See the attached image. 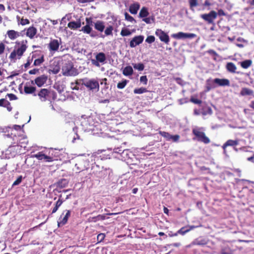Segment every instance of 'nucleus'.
<instances>
[{
    "mask_svg": "<svg viewBox=\"0 0 254 254\" xmlns=\"http://www.w3.org/2000/svg\"><path fill=\"white\" fill-rule=\"evenodd\" d=\"M15 43L14 49L9 56V58L11 60L21 59L28 48L27 40H22L21 41H17Z\"/></svg>",
    "mask_w": 254,
    "mask_h": 254,
    "instance_id": "nucleus-1",
    "label": "nucleus"
},
{
    "mask_svg": "<svg viewBox=\"0 0 254 254\" xmlns=\"http://www.w3.org/2000/svg\"><path fill=\"white\" fill-rule=\"evenodd\" d=\"M62 70L64 76H75L78 74L77 70L73 67L72 62L70 60L63 61Z\"/></svg>",
    "mask_w": 254,
    "mask_h": 254,
    "instance_id": "nucleus-2",
    "label": "nucleus"
},
{
    "mask_svg": "<svg viewBox=\"0 0 254 254\" xmlns=\"http://www.w3.org/2000/svg\"><path fill=\"white\" fill-rule=\"evenodd\" d=\"M119 112H110L105 117L104 114L99 115V120L101 122H106L108 121H115V124H120L123 123L125 120L123 119L120 115H116Z\"/></svg>",
    "mask_w": 254,
    "mask_h": 254,
    "instance_id": "nucleus-3",
    "label": "nucleus"
},
{
    "mask_svg": "<svg viewBox=\"0 0 254 254\" xmlns=\"http://www.w3.org/2000/svg\"><path fill=\"white\" fill-rule=\"evenodd\" d=\"M192 132L198 141L202 142L205 144L210 142L209 138L205 135V133L200 128H193Z\"/></svg>",
    "mask_w": 254,
    "mask_h": 254,
    "instance_id": "nucleus-4",
    "label": "nucleus"
},
{
    "mask_svg": "<svg viewBox=\"0 0 254 254\" xmlns=\"http://www.w3.org/2000/svg\"><path fill=\"white\" fill-rule=\"evenodd\" d=\"M217 16V13L214 10L211 11L208 14H203L200 15L201 18L208 24H213Z\"/></svg>",
    "mask_w": 254,
    "mask_h": 254,
    "instance_id": "nucleus-5",
    "label": "nucleus"
},
{
    "mask_svg": "<svg viewBox=\"0 0 254 254\" xmlns=\"http://www.w3.org/2000/svg\"><path fill=\"white\" fill-rule=\"evenodd\" d=\"M155 35L159 37L160 41L168 45L170 42V38L169 35L164 31L160 29H156Z\"/></svg>",
    "mask_w": 254,
    "mask_h": 254,
    "instance_id": "nucleus-6",
    "label": "nucleus"
},
{
    "mask_svg": "<svg viewBox=\"0 0 254 254\" xmlns=\"http://www.w3.org/2000/svg\"><path fill=\"white\" fill-rule=\"evenodd\" d=\"M32 157L36 158L39 160H43L46 162H51L55 160L53 157L44 154L42 151L39 152L37 154H33Z\"/></svg>",
    "mask_w": 254,
    "mask_h": 254,
    "instance_id": "nucleus-7",
    "label": "nucleus"
},
{
    "mask_svg": "<svg viewBox=\"0 0 254 254\" xmlns=\"http://www.w3.org/2000/svg\"><path fill=\"white\" fill-rule=\"evenodd\" d=\"M159 134L164 137L166 140L170 141L172 140L174 142H178L180 138L178 134L171 135L169 133L163 131H159Z\"/></svg>",
    "mask_w": 254,
    "mask_h": 254,
    "instance_id": "nucleus-8",
    "label": "nucleus"
},
{
    "mask_svg": "<svg viewBox=\"0 0 254 254\" xmlns=\"http://www.w3.org/2000/svg\"><path fill=\"white\" fill-rule=\"evenodd\" d=\"M82 84L90 90H93L94 89H97V91H98L99 89L98 81L94 79L87 80L83 82Z\"/></svg>",
    "mask_w": 254,
    "mask_h": 254,
    "instance_id": "nucleus-9",
    "label": "nucleus"
},
{
    "mask_svg": "<svg viewBox=\"0 0 254 254\" xmlns=\"http://www.w3.org/2000/svg\"><path fill=\"white\" fill-rule=\"evenodd\" d=\"M47 79L48 76L45 74H43L41 75V76L36 77L34 81L32 80L31 83L32 84L35 83L38 87H40L46 83Z\"/></svg>",
    "mask_w": 254,
    "mask_h": 254,
    "instance_id": "nucleus-10",
    "label": "nucleus"
},
{
    "mask_svg": "<svg viewBox=\"0 0 254 254\" xmlns=\"http://www.w3.org/2000/svg\"><path fill=\"white\" fill-rule=\"evenodd\" d=\"M96 60H92V63L96 66H99V63H104L106 61V56L104 53L100 52L96 55Z\"/></svg>",
    "mask_w": 254,
    "mask_h": 254,
    "instance_id": "nucleus-11",
    "label": "nucleus"
},
{
    "mask_svg": "<svg viewBox=\"0 0 254 254\" xmlns=\"http://www.w3.org/2000/svg\"><path fill=\"white\" fill-rule=\"evenodd\" d=\"M197 226L194 225H187L184 227H182L180 229H179L176 233H174V236H177L178 234H180L181 235H184L186 233L189 232L191 230L197 228Z\"/></svg>",
    "mask_w": 254,
    "mask_h": 254,
    "instance_id": "nucleus-12",
    "label": "nucleus"
},
{
    "mask_svg": "<svg viewBox=\"0 0 254 254\" xmlns=\"http://www.w3.org/2000/svg\"><path fill=\"white\" fill-rule=\"evenodd\" d=\"M144 39V37L142 35L136 36L132 38L129 42V46L131 48H134L136 46L142 43Z\"/></svg>",
    "mask_w": 254,
    "mask_h": 254,
    "instance_id": "nucleus-13",
    "label": "nucleus"
},
{
    "mask_svg": "<svg viewBox=\"0 0 254 254\" xmlns=\"http://www.w3.org/2000/svg\"><path fill=\"white\" fill-rule=\"evenodd\" d=\"M65 211L66 213L64 217L62 218L61 215L59 220L58 221V225L59 227L64 225L67 222L68 219L70 216L71 212L70 210H67Z\"/></svg>",
    "mask_w": 254,
    "mask_h": 254,
    "instance_id": "nucleus-14",
    "label": "nucleus"
},
{
    "mask_svg": "<svg viewBox=\"0 0 254 254\" xmlns=\"http://www.w3.org/2000/svg\"><path fill=\"white\" fill-rule=\"evenodd\" d=\"M60 43L57 39H53L50 42L48 48L50 51H57L59 48Z\"/></svg>",
    "mask_w": 254,
    "mask_h": 254,
    "instance_id": "nucleus-15",
    "label": "nucleus"
},
{
    "mask_svg": "<svg viewBox=\"0 0 254 254\" xmlns=\"http://www.w3.org/2000/svg\"><path fill=\"white\" fill-rule=\"evenodd\" d=\"M6 35L9 39L14 40L20 36V33L14 30H9Z\"/></svg>",
    "mask_w": 254,
    "mask_h": 254,
    "instance_id": "nucleus-16",
    "label": "nucleus"
},
{
    "mask_svg": "<svg viewBox=\"0 0 254 254\" xmlns=\"http://www.w3.org/2000/svg\"><path fill=\"white\" fill-rule=\"evenodd\" d=\"M36 90V87L25 85L24 87V91L27 94H32L33 96H36L37 94L35 93Z\"/></svg>",
    "mask_w": 254,
    "mask_h": 254,
    "instance_id": "nucleus-17",
    "label": "nucleus"
},
{
    "mask_svg": "<svg viewBox=\"0 0 254 254\" xmlns=\"http://www.w3.org/2000/svg\"><path fill=\"white\" fill-rule=\"evenodd\" d=\"M37 53H40V51H35L32 53L31 57H28L27 59V62L24 64V67L25 68H27L31 64L33 60L35 58H36L37 56L39 55H37Z\"/></svg>",
    "mask_w": 254,
    "mask_h": 254,
    "instance_id": "nucleus-18",
    "label": "nucleus"
},
{
    "mask_svg": "<svg viewBox=\"0 0 254 254\" xmlns=\"http://www.w3.org/2000/svg\"><path fill=\"white\" fill-rule=\"evenodd\" d=\"M217 87V85H215L213 79L209 78L206 81V85L205 87V91L208 92L212 89Z\"/></svg>",
    "mask_w": 254,
    "mask_h": 254,
    "instance_id": "nucleus-19",
    "label": "nucleus"
},
{
    "mask_svg": "<svg viewBox=\"0 0 254 254\" xmlns=\"http://www.w3.org/2000/svg\"><path fill=\"white\" fill-rule=\"evenodd\" d=\"M37 32V29L35 27L31 26L27 29L26 35L30 39H32L36 35Z\"/></svg>",
    "mask_w": 254,
    "mask_h": 254,
    "instance_id": "nucleus-20",
    "label": "nucleus"
},
{
    "mask_svg": "<svg viewBox=\"0 0 254 254\" xmlns=\"http://www.w3.org/2000/svg\"><path fill=\"white\" fill-rule=\"evenodd\" d=\"M139 8V3L137 2H135L130 4L129 7V11L132 14H135L137 13Z\"/></svg>",
    "mask_w": 254,
    "mask_h": 254,
    "instance_id": "nucleus-21",
    "label": "nucleus"
},
{
    "mask_svg": "<svg viewBox=\"0 0 254 254\" xmlns=\"http://www.w3.org/2000/svg\"><path fill=\"white\" fill-rule=\"evenodd\" d=\"M94 26L95 29L100 32H102L105 28L104 22L101 20H97Z\"/></svg>",
    "mask_w": 254,
    "mask_h": 254,
    "instance_id": "nucleus-22",
    "label": "nucleus"
},
{
    "mask_svg": "<svg viewBox=\"0 0 254 254\" xmlns=\"http://www.w3.org/2000/svg\"><path fill=\"white\" fill-rule=\"evenodd\" d=\"M81 24L80 20L76 21H70L67 24L68 27L72 30L77 29L80 28L81 27Z\"/></svg>",
    "mask_w": 254,
    "mask_h": 254,
    "instance_id": "nucleus-23",
    "label": "nucleus"
},
{
    "mask_svg": "<svg viewBox=\"0 0 254 254\" xmlns=\"http://www.w3.org/2000/svg\"><path fill=\"white\" fill-rule=\"evenodd\" d=\"M37 55H40L37 57H39L34 60L33 65L34 66H39L44 62V55L40 53H37Z\"/></svg>",
    "mask_w": 254,
    "mask_h": 254,
    "instance_id": "nucleus-24",
    "label": "nucleus"
},
{
    "mask_svg": "<svg viewBox=\"0 0 254 254\" xmlns=\"http://www.w3.org/2000/svg\"><path fill=\"white\" fill-rule=\"evenodd\" d=\"M226 68L227 70L231 73H239V72H237V67L235 64L233 63H228L226 65Z\"/></svg>",
    "mask_w": 254,
    "mask_h": 254,
    "instance_id": "nucleus-25",
    "label": "nucleus"
},
{
    "mask_svg": "<svg viewBox=\"0 0 254 254\" xmlns=\"http://www.w3.org/2000/svg\"><path fill=\"white\" fill-rule=\"evenodd\" d=\"M207 244L206 240L202 238H197L195 239L193 241H192L190 245H198V246H203Z\"/></svg>",
    "mask_w": 254,
    "mask_h": 254,
    "instance_id": "nucleus-26",
    "label": "nucleus"
},
{
    "mask_svg": "<svg viewBox=\"0 0 254 254\" xmlns=\"http://www.w3.org/2000/svg\"><path fill=\"white\" fill-rule=\"evenodd\" d=\"M49 93L50 92L47 89L43 88L40 90L37 95L41 99L43 98L44 100H46Z\"/></svg>",
    "mask_w": 254,
    "mask_h": 254,
    "instance_id": "nucleus-27",
    "label": "nucleus"
},
{
    "mask_svg": "<svg viewBox=\"0 0 254 254\" xmlns=\"http://www.w3.org/2000/svg\"><path fill=\"white\" fill-rule=\"evenodd\" d=\"M133 69L130 65L127 66L124 68L123 71V74L125 76H130L133 74Z\"/></svg>",
    "mask_w": 254,
    "mask_h": 254,
    "instance_id": "nucleus-28",
    "label": "nucleus"
},
{
    "mask_svg": "<svg viewBox=\"0 0 254 254\" xmlns=\"http://www.w3.org/2000/svg\"><path fill=\"white\" fill-rule=\"evenodd\" d=\"M149 14V13L148 10V8L145 6H143L141 8L139 12V16L140 18H145L147 17Z\"/></svg>",
    "mask_w": 254,
    "mask_h": 254,
    "instance_id": "nucleus-29",
    "label": "nucleus"
},
{
    "mask_svg": "<svg viewBox=\"0 0 254 254\" xmlns=\"http://www.w3.org/2000/svg\"><path fill=\"white\" fill-rule=\"evenodd\" d=\"M238 144V141L237 140H228L223 144V149H224L228 146H234Z\"/></svg>",
    "mask_w": 254,
    "mask_h": 254,
    "instance_id": "nucleus-30",
    "label": "nucleus"
},
{
    "mask_svg": "<svg viewBox=\"0 0 254 254\" xmlns=\"http://www.w3.org/2000/svg\"><path fill=\"white\" fill-rule=\"evenodd\" d=\"M254 92L252 90L247 88H243L241 91L240 94L242 96L251 95Z\"/></svg>",
    "mask_w": 254,
    "mask_h": 254,
    "instance_id": "nucleus-31",
    "label": "nucleus"
},
{
    "mask_svg": "<svg viewBox=\"0 0 254 254\" xmlns=\"http://www.w3.org/2000/svg\"><path fill=\"white\" fill-rule=\"evenodd\" d=\"M186 33L183 32H179L177 33L173 34L172 37L176 39H185Z\"/></svg>",
    "mask_w": 254,
    "mask_h": 254,
    "instance_id": "nucleus-32",
    "label": "nucleus"
},
{
    "mask_svg": "<svg viewBox=\"0 0 254 254\" xmlns=\"http://www.w3.org/2000/svg\"><path fill=\"white\" fill-rule=\"evenodd\" d=\"M241 66L245 69L249 68L252 64V61L251 60H246L241 62Z\"/></svg>",
    "mask_w": 254,
    "mask_h": 254,
    "instance_id": "nucleus-33",
    "label": "nucleus"
},
{
    "mask_svg": "<svg viewBox=\"0 0 254 254\" xmlns=\"http://www.w3.org/2000/svg\"><path fill=\"white\" fill-rule=\"evenodd\" d=\"M83 81V79L76 80L75 82L71 83V88L73 90H78L79 89L78 86L80 84V81Z\"/></svg>",
    "mask_w": 254,
    "mask_h": 254,
    "instance_id": "nucleus-34",
    "label": "nucleus"
},
{
    "mask_svg": "<svg viewBox=\"0 0 254 254\" xmlns=\"http://www.w3.org/2000/svg\"><path fill=\"white\" fill-rule=\"evenodd\" d=\"M190 8L191 10H193V8L198 5L197 0H188Z\"/></svg>",
    "mask_w": 254,
    "mask_h": 254,
    "instance_id": "nucleus-35",
    "label": "nucleus"
},
{
    "mask_svg": "<svg viewBox=\"0 0 254 254\" xmlns=\"http://www.w3.org/2000/svg\"><path fill=\"white\" fill-rule=\"evenodd\" d=\"M92 30L91 26L86 25L85 26L82 27L81 31L84 33L89 34Z\"/></svg>",
    "mask_w": 254,
    "mask_h": 254,
    "instance_id": "nucleus-36",
    "label": "nucleus"
},
{
    "mask_svg": "<svg viewBox=\"0 0 254 254\" xmlns=\"http://www.w3.org/2000/svg\"><path fill=\"white\" fill-rule=\"evenodd\" d=\"M131 34V32L127 28H126L125 27L122 28L121 32V35L123 37L128 36L130 35Z\"/></svg>",
    "mask_w": 254,
    "mask_h": 254,
    "instance_id": "nucleus-37",
    "label": "nucleus"
},
{
    "mask_svg": "<svg viewBox=\"0 0 254 254\" xmlns=\"http://www.w3.org/2000/svg\"><path fill=\"white\" fill-rule=\"evenodd\" d=\"M128 81L127 79H123L121 82L117 84V87L119 89H123L127 85Z\"/></svg>",
    "mask_w": 254,
    "mask_h": 254,
    "instance_id": "nucleus-38",
    "label": "nucleus"
},
{
    "mask_svg": "<svg viewBox=\"0 0 254 254\" xmlns=\"http://www.w3.org/2000/svg\"><path fill=\"white\" fill-rule=\"evenodd\" d=\"M117 214V213H109L106 214V215H116ZM96 218L98 219V221L105 220L106 219V214H103V215L99 214V215L96 216Z\"/></svg>",
    "mask_w": 254,
    "mask_h": 254,
    "instance_id": "nucleus-39",
    "label": "nucleus"
},
{
    "mask_svg": "<svg viewBox=\"0 0 254 254\" xmlns=\"http://www.w3.org/2000/svg\"><path fill=\"white\" fill-rule=\"evenodd\" d=\"M68 184V182L66 179H63L58 182V186L61 188H64Z\"/></svg>",
    "mask_w": 254,
    "mask_h": 254,
    "instance_id": "nucleus-40",
    "label": "nucleus"
},
{
    "mask_svg": "<svg viewBox=\"0 0 254 254\" xmlns=\"http://www.w3.org/2000/svg\"><path fill=\"white\" fill-rule=\"evenodd\" d=\"M147 91V89L144 87L134 89L133 92L135 94H142Z\"/></svg>",
    "mask_w": 254,
    "mask_h": 254,
    "instance_id": "nucleus-41",
    "label": "nucleus"
},
{
    "mask_svg": "<svg viewBox=\"0 0 254 254\" xmlns=\"http://www.w3.org/2000/svg\"><path fill=\"white\" fill-rule=\"evenodd\" d=\"M113 27L112 26H109L106 28L105 30V34L106 36L111 35L113 34Z\"/></svg>",
    "mask_w": 254,
    "mask_h": 254,
    "instance_id": "nucleus-42",
    "label": "nucleus"
},
{
    "mask_svg": "<svg viewBox=\"0 0 254 254\" xmlns=\"http://www.w3.org/2000/svg\"><path fill=\"white\" fill-rule=\"evenodd\" d=\"M133 67L135 69H138L139 71H142L144 68V65L142 63L133 64Z\"/></svg>",
    "mask_w": 254,
    "mask_h": 254,
    "instance_id": "nucleus-43",
    "label": "nucleus"
},
{
    "mask_svg": "<svg viewBox=\"0 0 254 254\" xmlns=\"http://www.w3.org/2000/svg\"><path fill=\"white\" fill-rule=\"evenodd\" d=\"M125 19L128 21L132 22L133 21L135 22L134 18L130 16L128 13L125 12Z\"/></svg>",
    "mask_w": 254,
    "mask_h": 254,
    "instance_id": "nucleus-44",
    "label": "nucleus"
},
{
    "mask_svg": "<svg viewBox=\"0 0 254 254\" xmlns=\"http://www.w3.org/2000/svg\"><path fill=\"white\" fill-rule=\"evenodd\" d=\"M155 38L154 36H148L145 40V42L149 44H151L155 41Z\"/></svg>",
    "mask_w": 254,
    "mask_h": 254,
    "instance_id": "nucleus-45",
    "label": "nucleus"
},
{
    "mask_svg": "<svg viewBox=\"0 0 254 254\" xmlns=\"http://www.w3.org/2000/svg\"><path fill=\"white\" fill-rule=\"evenodd\" d=\"M190 101L194 104L200 105L202 103V101L198 99L197 98H195L193 97H191L190 99Z\"/></svg>",
    "mask_w": 254,
    "mask_h": 254,
    "instance_id": "nucleus-46",
    "label": "nucleus"
},
{
    "mask_svg": "<svg viewBox=\"0 0 254 254\" xmlns=\"http://www.w3.org/2000/svg\"><path fill=\"white\" fill-rule=\"evenodd\" d=\"M213 81L215 85H217V87L218 86H222V79L216 78L214 80L213 79Z\"/></svg>",
    "mask_w": 254,
    "mask_h": 254,
    "instance_id": "nucleus-47",
    "label": "nucleus"
},
{
    "mask_svg": "<svg viewBox=\"0 0 254 254\" xmlns=\"http://www.w3.org/2000/svg\"><path fill=\"white\" fill-rule=\"evenodd\" d=\"M196 37V35L194 33H186L185 39H192Z\"/></svg>",
    "mask_w": 254,
    "mask_h": 254,
    "instance_id": "nucleus-48",
    "label": "nucleus"
},
{
    "mask_svg": "<svg viewBox=\"0 0 254 254\" xmlns=\"http://www.w3.org/2000/svg\"><path fill=\"white\" fill-rule=\"evenodd\" d=\"M105 237V235L103 233H100L97 236V241L98 242H101L103 241Z\"/></svg>",
    "mask_w": 254,
    "mask_h": 254,
    "instance_id": "nucleus-49",
    "label": "nucleus"
},
{
    "mask_svg": "<svg viewBox=\"0 0 254 254\" xmlns=\"http://www.w3.org/2000/svg\"><path fill=\"white\" fill-rule=\"evenodd\" d=\"M20 24L22 25H27V24H29L30 23V21L29 20V19L26 18V19H24L23 17L21 19V20H20Z\"/></svg>",
    "mask_w": 254,
    "mask_h": 254,
    "instance_id": "nucleus-50",
    "label": "nucleus"
},
{
    "mask_svg": "<svg viewBox=\"0 0 254 254\" xmlns=\"http://www.w3.org/2000/svg\"><path fill=\"white\" fill-rule=\"evenodd\" d=\"M86 23L87 25H89L91 26L93 25V21L92 18L91 17H86L85 19Z\"/></svg>",
    "mask_w": 254,
    "mask_h": 254,
    "instance_id": "nucleus-51",
    "label": "nucleus"
},
{
    "mask_svg": "<svg viewBox=\"0 0 254 254\" xmlns=\"http://www.w3.org/2000/svg\"><path fill=\"white\" fill-rule=\"evenodd\" d=\"M22 180V177L20 176L13 183L12 186H16L19 185L21 182Z\"/></svg>",
    "mask_w": 254,
    "mask_h": 254,
    "instance_id": "nucleus-52",
    "label": "nucleus"
},
{
    "mask_svg": "<svg viewBox=\"0 0 254 254\" xmlns=\"http://www.w3.org/2000/svg\"><path fill=\"white\" fill-rule=\"evenodd\" d=\"M147 80H148L146 75L141 76L140 78V82L143 83V84L145 85L147 84Z\"/></svg>",
    "mask_w": 254,
    "mask_h": 254,
    "instance_id": "nucleus-53",
    "label": "nucleus"
},
{
    "mask_svg": "<svg viewBox=\"0 0 254 254\" xmlns=\"http://www.w3.org/2000/svg\"><path fill=\"white\" fill-rule=\"evenodd\" d=\"M5 48V45L2 42H0V55L4 53Z\"/></svg>",
    "mask_w": 254,
    "mask_h": 254,
    "instance_id": "nucleus-54",
    "label": "nucleus"
},
{
    "mask_svg": "<svg viewBox=\"0 0 254 254\" xmlns=\"http://www.w3.org/2000/svg\"><path fill=\"white\" fill-rule=\"evenodd\" d=\"M104 153H105V152L104 151ZM100 157L101 158V159L102 160V159H110V156L109 155H106V153H102L100 156Z\"/></svg>",
    "mask_w": 254,
    "mask_h": 254,
    "instance_id": "nucleus-55",
    "label": "nucleus"
},
{
    "mask_svg": "<svg viewBox=\"0 0 254 254\" xmlns=\"http://www.w3.org/2000/svg\"><path fill=\"white\" fill-rule=\"evenodd\" d=\"M121 152L122 153H124L126 152V150H122L120 148H115L114 150V153H121Z\"/></svg>",
    "mask_w": 254,
    "mask_h": 254,
    "instance_id": "nucleus-56",
    "label": "nucleus"
},
{
    "mask_svg": "<svg viewBox=\"0 0 254 254\" xmlns=\"http://www.w3.org/2000/svg\"><path fill=\"white\" fill-rule=\"evenodd\" d=\"M39 70L38 68H34L29 70L28 72L30 74H36L37 72H39Z\"/></svg>",
    "mask_w": 254,
    "mask_h": 254,
    "instance_id": "nucleus-57",
    "label": "nucleus"
},
{
    "mask_svg": "<svg viewBox=\"0 0 254 254\" xmlns=\"http://www.w3.org/2000/svg\"><path fill=\"white\" fill-rule=\"evenodd\" d=\"M78 3H84L87 2H93L95 0H76Z\"/></svg>",
    "mask_w": 254,
    "mask_h": 254,
    "instance_id": "nucleus-58",
    "label": "nucleus"
},
{
    "mask_svg": "<svg viewBox=\"0 0 254 254\" xmlns=\"http://www.w3.org/2000/svg\"><path fill=\"white\" fill-rule=\"evenodd\" d=\"M233 253V251L229 250L227 249L226 248L223 249V254H232Z\"/></svg>",
    "mask_w": 254,
    "mask_h": 254,
    "instance_id": "nucleus-59",
    "label": "nucleus"
},
{
    "mask_svg": "<svg viewBox=\"0 0 254 254\" xmlns=\"http://www.w3.org/2000/svg\"><path fill=\"white\" fill-rule=\"evenodd\" d=\"M100 84L101 85H104L105 86H107V79L106 78H104L102 79H101L100 81Z\"/></svg>",
    "mask_w": 254,
    "mask_h": 254,
    "instance_id": "nucleus-60",
    "label": "nucleus"
},
{
    "mask_svg": "<svg viewBox=\"0 0 254 254\" xmlns=\"http://www.w3.org/2000/svg\"><path fill=\"white\" fill-rule=\"evenodd\" d=\"M63 203V201L62 199H61L60 198H59L58 199V200L56 202L55 205L59 208L61 206V205Z\"/></svg>",
    "mask_w": 254,
    "mask_h": 254,
    "instance_id": "nucleus-61",
    "label": "nucleus"
},
{
    "mask_svg": "<svg viewBox=\"0 0 254 254\" xmlns=\"http://www.w3.org/2000/svg\"><path fill=\"white\" fill-rule=\"evenodd\" d=\"M230 82L227 79H223V86H229Z\"/></svg>",
    "mask_w": 254,
    "mask_h": 254,
    "instance_id": "nucleus-62",
    "label": "nucleus"
},
{
    "mask_svg": "<svg viewBox=\"0 0 254 254\" xmlns=\"http://www.w3.org/2000/svg\"><path fill=\"white\" fill-rule=\"evenodd\" d=\"M143 21H144L147 24H150L151 23V21H150V18L149 17H145V18H143V20H142Z\"/></svg>",
    "mask_w": 254,
    "mask_h": 254,
    "instance_id": "nucleus-63",
    "label": "nucleus"
},
{
    "mask_svg": "<svg viewBox=\"0 0 254 254\" xmlns=\"http://www.w3.org/2000/svg\"><path fill=\"white\" fill-rule=\"evenodd\" d=\"M207 52L213 57H214L216 55V52L214 50H208Z\"/></svg>",
    "mask_w": 254,
    "mask_h": 254,
    "instance_id": "nucleus-64",
    "label": "nucleus"
}]
</instances>
